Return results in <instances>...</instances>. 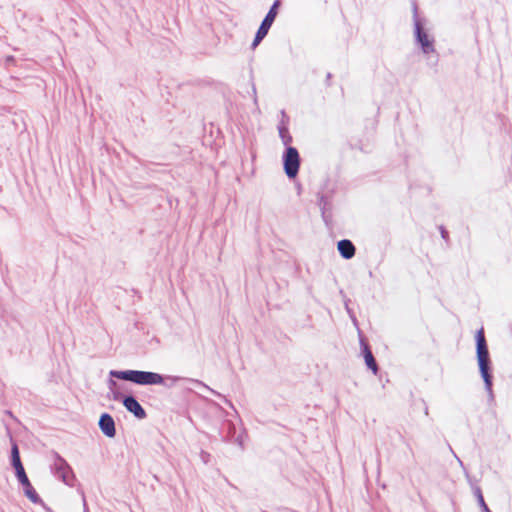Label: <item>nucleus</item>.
Wrapping results in <instances>:
<instances>
[{"mask_svg":"<svg viewBox=\"0 0 512 512\" xmlns=\"http://www.w3.org/2000/svg\"><path fill=\"white\" fill-rule=\"evenodd\" d=\"M340 293L343 295L344 305H345V309H346L347 313L349 314V316H350L351 320L353 321V323L355 325H357V318H356L353 310L349 307L350 300L346 297V295L343 294V291H340Z\"/></svg>","mask_w":512,"mask_h":512,"instance_id":"nucleus-21","label":"nucleus"},{"mask_svg":"<svg viewBox=\"0 0 512 512\" xmlns=\"http://www.w3.org/2000/svg\"><path fill=\"white\" fill-rule=\"evenodd\" d=\"M268 32L269 31L259 27L255 33L254 39L251 44V48L255 49L262 42V40L267 36Z\"/></svg>","mask_w":512,"mask_h":512,"instance_id":"nucleus-17","label":"nucleus"},{"mask_svg":"<svg viewBox=\"0 0 512 512\" xmlns=\"http://www.w3.org/2000/svg\"><path fill=\"white\" fill-rule=\"evenodd\" d=\"M281 140H282V143L285 146V148L292 147L291 143L293 141V137L291 136L290 133L287 134V135L282 136Z\"/></svg>","mask_w":512,"mask_h":512,"instance_id":"nucleus-24","label":"nucleus"},{"mask_svg":"<svg viewBox=\"0 0 512 512\" xmlns=\"http://www.w3.org/2000/svg\"><path fill=\"white\" fill-rule=\"evenodd\" d=\"M337 250L339 255L345 259L350 260L355 256L356 247L353 242L349 239H342L337 243Z\"/></svg>","mask_w":512,"mask_h":512,"instance_id":"nucleus-12","label":"nucleus"},{"mask_svg":"<svg viewBox=\"0 0 512 512\" xmlns=\"http://www.w3.org/2000/svg\"><path fill=\"white\" fill-rule=\"evenodd\" d=\"M280 6H281V0H275L273 2L269 11L263 18L262 22L260 23V26H259L260 28L265 29L267 31L270 30L271 26L273 25L277 15H278Z\"/></svg>","mask_w":512,"mask_h":512,"instance_id":"nucleus-11","label":"nucleus"},{"mask_svg":"<svg viewBox=\"0 0 512 512\" xmlns=\"http://www.w3.org/2000/svg\"><path fill=\"white\" fill-rule=\"evenodd\" d=\"M123 406L128 412L133 414V416L139 420L145 419L147 417L145 409L138 402L137 398L132 394L127 395V397L123 399Z\"/></svg>","mask_w":512,"mask_h":512,"instance_id":"nucleus-9","label":"nucleus"},{"mask_svg":"<svg viewBox=\"0 0 512 512\" xmlns=\"http://www.w3.org/2000/svg\"><path fill=\"white\" fill-rule=\"evenodd\" d=\"M283 122H285V125L288 126V124H289V117L286 114L285 110H281V120H280L279 123H283Z\"/></svg>","mask_w":512,"mask_h":512,"instance_id":"nucleus-26","label":"nucleus"},{"mask_svg":"<svg viewBox=\"0 0 512 512\" xmlns=\"http://www.w3.org/2000/svg\"><path fill=\"white\" fill-rule=\"evenodd\" d=\"M412 12H413V26H414V39L417 46H419L420 50L423 54L429 55L431 53H436L435 51V39L429 35L427 32L425 25L426 19L419 17L418 14V6L416 2L412 4Z\"/></svg>","mask_w":512,"mask_h":512,"instance_id":"nucleus-3","label":"nucleus"},{"mask_svg":"<svg viewBox=\"0 0 512 512\" xmlns=\"http://www.w3.org/2000/svg\"><path fill=\"white\" fill-rule=\"evenodd\" d=\"M188 381H190V382H192V383H194V384H196V385H198V386H203V387L207 388L211 393H213L214 395H216V396H218V397H223V398H224L225 403H226V404H228L231 408H233V409H234V405H233V403H232L230 400H228L227 398H225V397H224L223 395H221L219 392H217V391H215V390L211 389L210 387H208L207 385H205L202 381H200V380H196V379H188Z\"/></svg>","mask_w":512,"mask_h":512,"instance_id":"nucleus-20","label":"nucleus"},{"mask_svg":"<svg viewBox=\"0 0 512 512\" xmlns=\"http://www.w3.org/2000/svg\"><path fill=\"white\" fill-rule=\"evenodd\" d=\"M465 474H466V478H467L469 484L472 487V490H473L474 496L477 500V503L481 508V512H492L485 502L481 488L478 485H476L475 481L472 479V477L467 472Z\"/></svg>","mask_w":512,"mask_h":512,"instance_id":"nucleus-13","label":"nucleus"},{"mask_svg":"<svg viewBox=\"0 0 512 512\" xmlns=\"http://www.w3.org/2000/svg\"><path fill=\"white\" fill-rule=\"evenodd\" d=\"M10 465L14 469V473L24 469V465L21 461L20 451L17 443L12 440L10 450Z\"/></svg>","mask_w":512,"mask_h":512,"instance_id":"nucleus-14","label":"nucleus"},{"mask_svg":"<svg viewBox=\"0 0 512 512\" xmlns=\"http://www.w3.org/2000/svg\"><path fill=\"white\" fill-rule=\"evenodd\" d=\"M14 61H15V58H14L13 56H8V57L6 58V63H7V64H8V63H12V62H14Z\"/></svg>","mask_w":512,"mask_h":512,"instance_id":"nucleus-29","label":"nucleus"},{"mask_svg":"<svg viewBox=\"0 0 512 512\" xmlns=\"http://www.w3.org/2000/svg\"><path fill=\"white\" fill-rule=\"evenodd\" d=\"M277 129H278V133H279V137L280 138L282 136L287 135V134L290 133L289 129H288V126L285 125V122L279 123L278 126H277Z\"/></svg>","mask_w":512,"mask_h":512,"instance_id":"nucleus-22","label":"nucleus"},{"mask_svg":"<svg viewBox=\"0 0 512 512\" xmlns=\"http://www.w3.org/2000/svg\"><path fill=\"white\" fill-rule=\"evenodd\" d=\"M224 426L227 431L225 436H223V441L232 442L236 436V426L231 420H226Z\"/></svg>","mask_w":512,"mask_h":512,"instance_id":"nucleus-16","label":"nucleus"},{"mask_svg":"<svg viewBox=\"0 0 512 512\" xmlns=\"http://www.w3.org/2000/svg\"><path fill=\"white\" fill-rule=\"evenodd\" d=\"M99 428L101 432L108 438H114L116 435V425L113 417L104 412L100 415L98 421Z\"/></svg>","mask_w":512,"mask_h":512,"instance_id":"nucleus-10","label":"nucleus"},{"mask_svg":"<svg viewBox=\"0 0 512 512\" xmlns=\"http://www.w3.org/2000/svg\"><path fill=\"white\" fill-rule=\"evenodd\" d=\"M252 90H253L254 95H256V88H255V85H253ZM254 102H255V103L257 102V97H256V96H254Z\"/></svg>","mask_w":512,"mask_h":512,"instance_id":"nucleus-30","label":"nucleus"},{"mask_svg":"<svg viewBox=\"0 0 512 512\" xmlns=\"http://www.w3.org/2000/svg\"><path fill=\"white\" fill-rule=\"evenodd\" d=\"M282 163L286 176L289 179L296 178L301 164L300 154L296 147H288L284 149Z\"/></svg>","mask_w":512,"mask_h":512,"instance_id":"nucleus-5","label":"nucleus"},{"mask_svg":"<svg viewBox=\"0 0 512 512\" xmlns=\"http://www.w3.org/2000/svg\"><path fill=\"white\" fill-rule=\"evenodd\" d=\"M109 375L112 378L129 381L136 385H164L168 388L173 387L178 381L182 379L180 376L162 375L157 372L132 369L111 370Z\"/></svg>","mask_w":512,"mask_h":512,"instance_id":"nucleus-1","label":"nucleus"},{"mask_svg":"<svg viewBox=\"0 0 512 512\" xmlns=\"http://www.w3.org/2000/svg\"><path fill=\"white\" fill-rule=\"evenodd\" d=\"M108 388L112 394V398L114 401L121 402L123 404V399L127 397V395L123 394L120 389L118 383L110 376L108 380Z\"/></svg>","mask_w":512,"mask_h":512,"instance_id":"nucleus-15","label":"nucleus"},{"mask_svg":"<svg viewBox=\"0 0 512 512\" xmlns=\"http://www.w3.org/2000/svg\"><path fill=\"white\" fill-rule=\"evenodd\" d=\"M268 32L269 31L259 27L255 33L254 39L251 44V48L255 49L262 42V40L267 36Z\"/></svg>","mask_w":512,"mask_h":512,"instance_id":"nucleus-19","label":"nucleus"},{"mask_svg":"<svg viewBox=\"0 0 512 512\" xmlns=\"http://www.w3.org/2000/svg\"><path fill=\"white\" fill-rule=\"evenodd\" d=\"M439 232L441 234L442 239H444L446 242H448L449 241V232L443 225L439 226Z\"/></svg>","mask_w":512,"mask_h":512,"instance_id":"nucleus-25","label":"nucleus"},{"mask_svg":"<svg viewBox=\"0 0 512 512\" xmlns=\"http://www.w3.org/2000/svg\"><path fill=\"white\" fill-rule=\"evenodd\" d=\"M334 189H330L317 194V204L321 211V217L326 227L331 228L333 222L332 200Z\"/></svg>","mask_w":512,"mask_h":512,"instance_id":"nucleus-6","label":"nucleus"},{"mask_svg":"<svg viewBox=\"0 0 512 512\" xmlns=\"http://www.w3.org/2000/svg\"><path fill=\"white\" fill-rule=\"evenodd\" d=\"M475 342H476V359L478 364V369L481 378L484 382L485 390L488 394V400L490 402L494 401V392H493V369H492V361L488 349L487 340L484 333V328L481 327L476 331L475 334Z\"/></svg>","mask_w":512,"mask_h":512,"instance_id":"nucleus-2","label":"nucleus"},{"mask_svg":"<svg viewBox=\"0 0 512 512\" xmlns=\"http://www.w3.org/2000/svg\"><path fill=\"white\" fill-rule=\"evenodd\" d=\"M244 434H245V431H243L239 435H236L234 440L232 441V442L236 443L241 449H244V439H243Z\"/></svg>","mask_w":512,"mask_h":512,"instance_id":"nucleus-23","label":"nucleus"},{"mask_svg":"<svg viewBox=\"0 0 512 512\" xmlns=\"http://www.w3.org/2000/svg\"><path fill=\"white\" fill-rule=\"evenodd\" d=\"M424 413H425V415H428V407L427 406L425 407Z\"/></svg>","mask_w":512,"mask_h":512,"instance_id":"nucleus-31","label":"nucleus"},{"mask_svg":"<svg viewBox=\"0 0 512 512\" xmlns=\"http://www.w3.org/2000/svg\"><path fill=\"white\" fill-rule=\"evenodd\" d=\"M331 78H332V74L330 72H328L327 75H326V81H325L327 86H330V82L329 81H330Z\"/></svg>","mask_w":512,"mask_h":512,"instance_id":"nucleus-28","label":"nucleus"},{"mask_svg":"<svg viewBox=\"0 0 512 512\" xmlns=\"http://www.w3.org/2000/svg\"><path fill=\"white\" fill-rule=\"evenodd\" d=\"M268 32L269 31L259 27L255 33L254 39L251 44V48L255 49L262 42V40L267 36Z\"/></svg>","mask_w":512,"mask_h":512,"instance_id":"nucleus-18","label":"nucleus"},{"mask_svg":"<svg viewBox=\"0 0 512 512\" xmlns=\"http://www.w3.org/2000/svg\"><path fill=\"white\" fill-rule=\"evenodd\" d=\"M359 343H360V349L361 354L364 358L365 364L369 370L372 371L374 375H377L379 372V366L377 364V361L371 351V348L366 341V339L362 336L361 331L359 330Z\"/></svg>","mask_w":512,"mask_h":512,"instance_id":"nucleus-8","label":"nucleus"},{"mask_svg":"<svg viewBox=\"0 0 512 512\" xmlns=\"http://www.w3.org/2000/svg\"><path fill=\"white\" fill-rule=\"evenodd\" d=\"M209 457H210V454H209V453H207V452H205V451H202V452H201V458H202V460H203L205 463H207V462H208V458H209Z\"/></svg>","mask_w":512,"mask_h":512,"instance_id":"nucleus-27","label":"nucleus"},{"mask_svg":"<svg viewBox=\"0 0 512 512\" xmlns=\"http://www.w3.org/2000/svg\"><path fill=\"white\" fill-rule=\"evenodd\" d=\"M51 472L67 486L73 487L76 481L75 474L70 464L57 452H53Z\"/></svg>","mask_w":512,"mask_h":512,"instance_id":"nucleus-4","label":"nucleus"},{"mask_svg":"<svg viewBox=\"0 0 512 512\" xmlns=\"http://www.w3.org/2000/svg\"><path fill=\"white\" fill-rule=\"evenodd\" d=\"M15 477L18 481V483L22 486L23 488V493L24 495L33 503V504H36V505H41L42 507H44L46 510H50V508H48L46 506V504L44 503V501L42 500V498L39 496V494L37 493V491L35 490V488L33 487V485L31 484L28 476H27V473L25 471V468L16 472L15 473Z\"/></svg>","mask_w":512,"mask_h":512,"instance_id":"nucleus-7","label":"nucleus"}]
</instances>
